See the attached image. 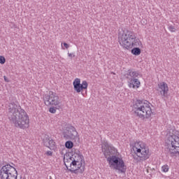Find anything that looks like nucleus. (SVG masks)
<instances>
[{
	"label": "nucleus",
	"instance_id": "5",
	"mask_svg": "<svg viewBox=\"0 0 179 179\" xmlns=\"http://www.w3.org/2000/svg\"><path fill=\"white\" fill-rule=\"evenodd\" d=\"M133 150L140 160L145 162L150 157V152L149 151V147L142 141H139L134 143L133 146Z\"/></svg>",
	"mask_w": 179,
	"mask_h": 179
},
{
	"label": "nucleus",
	"instance_id": "1",
	"mask_svg": "<svg viewBox=\"0 0 179 179\" xmlns=\"http://www.w3.org/2000/svg\"><path fill=\"white\" fill-rule=\"evenodd\" d=\"M6 113L11 124H14L16 128L26 129L29 128L30 119L26 110L22 109L20 105L16 102H10L6 107Z\"/></svg>",
	"mask_w": 179,
	"mask_h": 179
},
{
	"label": "nucleus",
	"instance_id": "6",
	"mask_svg": "<svg viewBox=\"0 0 179 179\" xmlns=\"http://www.w3.org/2000/svg\"><path fill=\"white\" fill-rule=\"evenodd\" d=\"M109 167L113 170H118L119 173H124L127 171V166L122 158L117 157L116 155L109 157L107 158Z\"/></svg>",
	"mask_w": 179,
	"mask_h": 179
},
{
	"label": "nucleus",
	"instance_id": "19",
	"mask_svg": "<svg viewBox=\"0 0 179 179\" xmlns=\"http://www.w3.org/2000/svg\"><path fill=\"white\" fill-rule=\"evenodd\" d=\"M64 163L68 170L69 169L68 166H71V163H72V159H71V157H68L67 159H65V157H64Z\"/></svg>",
	"mask_w": 179,
	"mask_h": 179
},
{
	"label": "nucleus",
	"instance_id": "20",
	"mask_svg": "<svg viewBox=\"0 0 179 179\" xmlns=\"http://www.w3.org/2000/svg\"><path fill=\"white\" fill-rule=\"evenodd\" d=\"M57 110H59V105L57 106H52V107L49 108V112H50L51 114H55V113H57Z\"/></svg>",
	"mask_w": 179,
	"mask_h": 179
},
{
	"label": "nucleus",
	"instance_id": "14",
	"mask_svg": "<svg viewBox=\"0 0 179 179\" xmlns=\"http://www.w3.org/2000/svg\"><path fill=\"white\" fill-rule=\"evenodd\" d=\"M158 92H159L161 96L162 97H167L169 94V86L167 85V83L162 82L158 84Z\"/></svg>",
	"mask_w": 179,
	"mask_h": 179
},
{
	"label": "nucleus",
	"instance_id": "18",
	"mask_svg": "<svg viewBox=\"0 0 179 179\" xmlns=\"http://www.w3.org/2000/svg\"><path fill=\"white\" fill-rule=\"evenodd\" d=\"M131 54H133V55H141V48H134L131 49Z\"/></svg>",
	"mask_w": 179,
	"mask_h": 179
},
{
	"label": "nucleus",
	"instance_id": "25",
	"mask_svg": "<svg viewBox=\"0 0 179 179\" xmlns=\"http://www.w3.org/2000/svg\"><path fill=\"white\" fill-rule=\"evenodd\" d=\"M47 156H52V152L51 151H47L46 152Z\"/></svg>",
	"mask_w": 179,
	"mask_h": 179
},
{
	"label": "nucleus",
	"instance_id": "23",
	"mask_svg": "<svg viewBox=\"0 0 179 179\" xmlns=\"http://www.w3.org/2000/svg\"><path fill=\"white\" fill-rule=\"evenodd\" d=\"M6 62V59H5V57L0 56V64H3Z\"/></svg>",
	"mask_w": 179,
	"mask_h": 179
},
{
	"label": "nucleus",
	"instance_id": "17",
	"mask_svg": "<svg viewBox=\"0 0 179 179\" xmlns=\"http://www.w3.org/2000/svg\"><path fill=\"white\" fill-rule=\"evenodd\" d=\"M71 160L72 162H76L78 163H83V157L78 153H75L71 156Z\"/></svg>",
	"mask_w": 179,
	"mask_h": 179
},
{
	"label": "nucleus",
	"instance_id": "12",
	"mask_svg": "<svg viewBox=\"0 0 179 179\" xmlns=\"http://www.w3.org/2000/svg\"><path fill=\"white\" fill-rule=\"evenodd\" d=\"M63 136L64 139H75L78 136V131L73 126H69L66 127V130L63 131Z\"/></svg>",
	"mask_w": 179,
	"mask_h": 179
},
{
	"label": "nucleus",
	"instance_id": "3",
	"mask_svg": "<svg viewBox=\"0 0 179 179\" xmlns=\"http://www.w3.org/2000/svg\"><path fill=\"white\" fill-rule=\"evenodd\" d=\"M152 104L146 100L137 99L133 104V113L139 117V118H150V116L153 113L152 112Z\"/></svg>",
	"mask_w": 179,
	"mask_h": 179
},
{
	"label": "nucleus",
	"instance_id": "8",
	"mask_svg": "<svg viewBox=\"0 0 179 179\" xmlns=\"http://www.w3.org/2000/svg\"><path fill=\"white\" fill-rule=\"evenodd\" d=\"M44 103L45 106H59L61 104L59 101V96L57 95V93L50 91L48 94H45L43 97Z\"/></svg>",
	"mask_w": 179,
	"mask_h": 179
},
{
	"label": "nucleus",
	"instance_id": "10",
	"mask_svg": "<svg viewBox=\"0 0 179 179\" xmlns=\"http://www.w3.org/2000/svg\"><path fill=\"white\" fill-rule=\"evenodd\" d=\"M70 167L71 169H69L68 170L71 174H83L85 171V164H83L82 162L72 161L70 163Z\"/></svg>",
	"mask_w": 179,
	"mask_h": 179
},
{
	"label": "nucleus",
	"instance_id": "16",
	"mask_svg": "<svg viewBox=\"0 0 179 179\" xmlns=\"http://www.w3.org/2000/svg\"><path fill=\"white\" fill-rule=\"evenodd\" d=\"M138 75H139L138 71H134V69H131L127 71V73L125 75V76L127 79H129V76L131 77L130 79H135V78H138Z\"/></svg>",
	"mask_w": 179,
	"mask_h": 179
},
{
	"label": "nucleus",
	"instance_id": "21",
	"mask_svg": "<svg viewBox=\"0 0 179 179\" xmlns=\"http://www.w3.org/2000/svg\"><path fill=\"white\" fill-rule=\"evenodd\" d=\"M65 148H66V149H72V148H73V142L71 141H67L65 143Z\"/></svg>",
	"mask_w": 179,
	"mask_h": 179
},
{
	"label": "nucleus",
	"instance_id": "28",
	"mask_svg": "<svg viewBox=\"0 0 179 179\" xmlns=\"http://www.w3.org/2000/svg\"><path fill=\"white\" fill-rule=\"evenodd\" d=\"M72 53H68V56L70 57L71 58H72Z\"/></svg>",
	"mask_w": 179,
	"mask_h": 179
},
{
	"label": "nucleus",
	"instance_id": "2",
	"mask_svg": "<svg viewBox=\"0 0 179 179\" xmlns=\"http://www.w3.org/2000/svg\"><path fill=\"white\" fill-rule=\"evenodd\" d=\"M166 140L165 153L171 157L179 156V132L171 129Z\"/></svg>",
	"mask_w": 179,
	"mask_h": 179
},
{
	"label": "nucleus",
	"instance_id": "30",
	"mask_svg": "<svg viewBox=\"0 0 179 179\" xmlns=\"http://www.w3.org/2000/svg\"><path fill=\"white\" fill-rule=\"evenodd\" d=\"M143 23H146L145 21H143Z\"/></svg>",
	"mask_w": 179,
	"mask_h": 179
},
{
	"label": "nucleus",
	"instance_id": "31",
	"mask_svg": "<svg viewBox=\"0 0 179 179\" xmlns=\"http://www.w3.org/2000/svg\"><path fill=\"white\" fill-rule=\"evenodd\" d=\"M73 57H75V55H73Z\"/></svg>",
	"mask_w": 179,
	"mask_h": 179
},
{
	"label": "nucleus",
	"instance_id": "22",
	"mask_svg": "<svg viewBox=\"0 0 179 179\" xmlns=\"http://www.w3.org/2000/svg\"><path fill=\"white\" fill-rule=\"evenodd\" d=\"M169 165L167 164H165L164 166H162V171H163L164 173H167L169 170Z\"/></svg>",
	"mask_w": 179,
	"mask_h": 179
},
{
	"label": "nucleus",
	"instance_id": "15",
	"mask_svg": "<svg viewBox=\"0 0 179 179\" xmlns=\"http://www.w3.org/2000/svg\"><path fill=\"white\" fill-rule=\"evenodd\" d=\"M128 83L129 87H133V89H135V87L138 89L141 86V81L138 78H129Z\"/></svg>",
	"mask_w": 179,
	"mask_h": 179
},
{
	"label": "nucleus",
	"instance_id": "4",
	"mask_svg": "<svg viewBox=\"0 0 179 179\" xmlns=\"http://www.w3.org/2000/svg\"><path fill=\"white\" fill-rule=\"evenodd\" d=\"M119 43L123 48L126 50H131L133 47H139L141 42L139 39L134 34V32L123 31L122 34L120 33L118 36Z\"/></svg>",
	"mask_w": 179,
	"mask_h": 179
},
{
	"label": "nucleus",
	"instance_id": "27",
	"mask_svg": "<svg viewBox=\"0 0 179 179\" xmlns=\"http://www.w3.org/2000/svg\"><path fill=\"white\" fill-rule=\"evenodd\" d=\"M3 79L5 80V82H9V80L8 79V78L6 77V76H3Z\"/></svg>",
	"mask_w": 179,
	"mask_h": 179
},
{
	"label": "nucleus",
	"instance_id": "11",
	"mask_svg": "<svg viewBox=\"0 0 179 179\" xmlns=\"http://www.w3.org/2000/svg\"><path fill=\"white\" fill-rule=\"evenodd\" d=\"M73 85L75 92H76V93H80V92H83V90H87L89 84L86 80H83L82 83H80V79L76 78L73 82Z\"/></svg>",
	"mask_w": 179,
	"mask_h": 179
},
{
	"label": "nucleus",
	"instance_id": "9",
	"mask_svg": "<svg viewBox=\"0 0 179 179\" xmlns=\"http://www.w3.org/2000/svg\"><path fill=\"white\" fill-rule=\"evenodd\" d=\"M101 149L106 159L112 156H115V153H117V149L107 141H103L101 143Z\"/></svg>",
	"mask_w": 179,
	"mask_h": 179
},
{
	"label": "nucleus",
	"instance_id": "26",
	"mask_svg": "<svg viewBox=\"0 0 179 179\" xmlns=\"http://www.w3.org/2000/svg\"><path fill=\"white\" fill-rule=\"evenodd\" d=\"M63 45H64V47H65V48H67V49L69 48V45L68 43H64Z\"/></svg>",
	"mask_w": 179,
	"mask_h": 179
},
{
	"label": "nucleus",
	"instance_id": "24",
	"mask_svg": "<svg viewBox=\"0 0 179 179\" xmlns=\"http://www.w3.org/2000/svg\"><path fill=\"white\" fill-rule=\"evenodd\" d=\"M169 29L170 30V31H171L172 33H174V31H176V27H174V26L171 25L169 27Z\"/></svg>",
	"mask_w": 179,
	"mask_h": 179
},
{
	"label": "nucleus",
	"instance_id": "7",
	"mask_svg": "<svg viewBox=\"0 0 179 179\" xmlns=\"http://www.w3.org/2000/svg\"><path fill=\"white\" fill-rule=\"evenodd\" d=\"M1 179H17V171L10 164H6L0 169Z\"/></svg>",
	"mask_w": 179,
	"mask_h": 179
},
{
	"label": "nucleus",
	"instance_id": "29",
	"mask_svg": "<svg viewBox=\"0 0 179 179\" xmlns=\"http://www.w3.org/2000/svg\"><path fill=\"white\" fill-rule=\"evenodd\" d=\"M133 157H134V159L135 160H136V159H138V157H136V156H135V155H134Z\"/></svg>",
	"mask_w": 179,
	"mask_h": 179
},
{
	"label": "nucleus",
	"instance_id": "13",
	"mask_svg": "<svg viewBox=\"0 0 179 179\" xmlns=\"http://www.w3.org/2000/svg\"><path fill=\"white\" fill-rule=\"evenodd\" d=\"M43 142L44 146L48 148L49 149H50V150H54V149H55V141H54V140H52V138H51L50 136L45 134Z\"/></svg>",
	"mask_w": 179,
	"mask_h": 179
}]
</instances>
